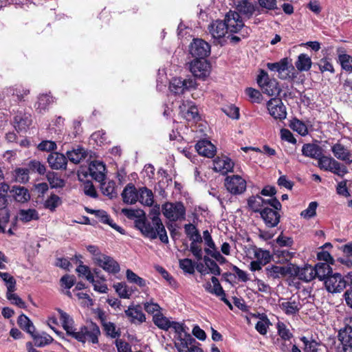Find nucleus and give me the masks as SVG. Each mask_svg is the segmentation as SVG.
I'll return each instance as SVG.
<instances>
[{
    "instance_id": "obj_9",
    "label": "nucleus",
    "mask_w": 352,
    "mask_h": 352,
    "mask_svg": "<svg viewBox=\"0 0 352 352\" xmlns=\"http://www.w3.org/2000/svg\"><path fill=\"white\" fill-rule=\"evenodd\" d=\"M95 264L109 274H116L120 270L119 263L112 257L106 254H97Z\"/></svg>"
},
{
    "instance_id": "obj_29",
    "label": "nucleus",
    "mask_w": 352,
    "mask_h": 352,
    "mask_svg": "<svg viewBox=\"0 0 352 352\" xmlns=\"http://www.w3.org/2000/svg\"><path fill=\"white\" fill-rule=\"evenodd\" d=\"M209 30L212 36L215 39L223 38L228 32L226 23L222 21H214L209 26Z\"/></svg>"
},
{
    "instance_id": "obj_19",
    "label": "nucleus",
    "mask_w": 352,
    "mask_h": 352,
    "mask_svg": "<svg viewBox=\"0 0 352 352\" xmlns=\"http://www.w3.org/2000/svg\"><path fill=\"white\" fill-rule=\"evenodd\" d=\"M331 150L338 160L349 164L352 163V153L344 145L337 142L331 146Z\"/></svg>"
},
{
    "instance_id": "obj_35",
    "label": "nucleus",
    "mask_w": 352,
    "mask_h": 352,
    "mask_svg": "<svg viewBox=\"0 0 352 352\" xmlns=\"http://www.w3.org/2000/svg\"><path fill=\"white\" fill-rule=\"evenodd\" d=\"M178 342H175V346L179 352H190V346H192V342H195V339L192 338L190 334L185 333L184 336L179 337Z\"/></svg>"
},
{
    "instance_id": "obj_8",
    "label": "nucleus",
    "mask_w": 352,
    "mask_h": 352,
    "mask_svg": "<svg viewBox=\"0 0 352 352\" xmlns=\"http://www.w3.org/2000/svg\"><path fill=\"white\" fill-rule=\"evenodd\" d=\"M225 186L231 194L241 195L245 191L247 183L241 176L233 175L226 178Z\"/></svg>"
},
{
    "instance_id": "obj_26",
    "label": "nucleus",
    "mask_w": 352,
    "mask_h": 352,
    "mask_svg": "<svg viewBox=\"0 0 352 352\" xmlns=\"http://www.w3.org/2000/svg\"><path fill=\"white\" fill-rule=\"evenodd\" d=\"M47 162L52 169H65L67 160L66 157L59 153H52L47 157Z\"/></svg>"
},
{
    "instance_id": "obj_61",
    "label": "nucleus",
    "mask_w": 352,
    "mask_h": 352,
    "mask_svg": "<svg viewBox=\"0 0 352 352\" xmlns=\"http://www.w3.org/2000/svg\"><path fill=\"white\" fill-rule=\"evenodd\" d=\"M179 267L185 272L192 274L195 272V264L190 258H183L179 261Z\"/></svg>"
},
{
    "instance_id": "obj_64",
    "label": "nucleus",
    "mask_w": 352,
    "mask_h": 352,
    "mask_svg": "<svg viewBox=\"0 0 352 352\" xmlns=\"http://www.w3.org/2000/svg\"><path fill=\"white\" fill-rule=\"evenodd\" d=\"M346 278L349 281V285L350 288L344 293V298L346 305L352 308V272H349Z\"/></svg>"
},
{
    "instance_id": "obj_43",
    "label": "nucleus",
    "mask_w": 352,
    "mask_h": 352,
    "mask_svg": "<svg viewBox=\"0 0 352 352\" xmlns=\"http://www.w3.org/2000/svg\"><path fill=\"white\" fill-rule=\"evenodd\" d=\"M100 189L104 195L109 197L110 199L117 196L116 190V183L113 181L100 182Z\"/></svg>"
},
{
    "instance_id": "obj_7",
    "label": "nucleus",
    "mask_w": 352,
    "mask_h": 352,
    "mask_svg": "<svg viewBox=\"0 0 352 352\" xmlns=\"http://www.w3.org/2000/svg\"><path fill=\"white\" fill-rule=\"evenodd\" d=\"M347 280L340 273L332 274L328 276L324 280L327 290L331 293H340L346 286Z\"/></svg>"
},
{
    "instance_id": "obj_42",
    "label": "nucleus",
    "mask_w": 352,
    "mask_h": 352,
    "mask_svg": "<svg viewBox=\"0 0 352 352\" xmlns=\"http://www.w3.org/2000/svg\"><path fill=\"white\" fill-rule=\"evenodd\" d=\"M184 229L185 232L191 243H202V236L194 225L191 223L186 224L184 226Z\"/></svg>"
},
{
    "instance_id": "obj_60",
    "label": "nucleus",
    "mask_w": 352,
    "mask_h": 352,
    "mask_svg": "<svg viewBox=\"0 0 352 352\" xmlns=\"http://www.w3.org/2000/svg\"><path fill=\"white\" fill-rule=\"evenodd\" d=\"M102 326L107 336L116 338L120 336L119 330L116 329V324L111 322H103Z\"/></svg>"
},
{
    "instance_id": "obj_56",
    "label": "nucleus",
    "mask_w": 352,
    "mask_h": 352,
    "mask_svg": "<svg viewBox=\"0 0 352 352\" xmlns=\"http://www.w3.org/2000/svg\"><path fill=\"white\" fill-rule=\"evenodd\" d=\"M339 62L340 63L342 69L347 72L352 73V56L343 54H340L338 56Z\"/></svg>"
},
{
    "instance_id": "obj_59",
    "label": "nucleus",
    "mask_w": 352,
    "mask_h": 352,
    "mask_svg": "<svg viewBox=\"0 0 352 352\" xmlns=\"http://www.w3.org/2000/svg\"><path fill=\"white\" fill-rule=\"evenodd\" d=\"M0 278L5 282L7 291L14 292L16 289V280L13 276L7 272H0Z\"/></svg>"
},
{
    "instance_id": "obj_11",
    "label": "nucleus",
    "mask_w": 352,
    "mask_h": 352,
    "mask_svg": "<svg viewBox=\"0 0 352 352\" xmlns=\"http://www.w3.org/2000/svg\"><path fill=\"white\" fill-rule=\"evenodd\" d=\"M190 54L197 58H204L210 53V45L200 38H195L189 47Z\"/></svg>"
},
{
    "instance_id": "obj_18",
    "label": "nucleus",
    "mask_w": 352,
    "mask_h": 352,
    "mask_svg": "<svg viewBox=\"0 0 352 352\" xmlns=\"http://www.w3.org/2000/svg\"><path fill=\"white\" fill-rule=\"evenodd\" d=\"M278 210L269 208V206L264 207L260 213L261 218L264 221L265 225L269 228L276 227L280 221V214Z\"/></svg>"
},
{
    "instance_id": "obj_32",
    "label": "nucleus",
    "mask_w": 352,
    "mask_h": 352,
    "mask_svg": "<svg viewBox=\"0 0 352 352\" xmlns=\"http://www.w3.org/2000/svg\"><path fill=\"white\" fill-rule=\"evenodd\" d=\"M10 193L18 202L25 203L30 199L28 190L23 186H13Z\"/></svg>"
},
{
    "instance_id": "obj_27",
    "label": "nucleus",
    "mask_w": 352,
    "mask_h": 352,
    "mask_svg": "<svg viewBox=\"0 0 352 352\" xmlns=\"http://www.w3.org/2000/svg\"><path fill=\"white\" fill-rule=\"evenodd\" d=\"M87 210L89 213L94 214L95 216L98 219V220L102 223L108 224L112 228L117 230L120 233L124 234V230L120 226L113 223V220L110 218L107 212H105L104 210H94L91 209H87Z\"/></svg>"
},
{
    "instance_id": "obj_50",
    "label": "nucleus",
    "mask_w": 352,
    "mask_h": 352,
    "mask_svg": "<svg viewBox=\"0 0 352 352\" xmlns=\"http://www.w3.org/2000/svg\"><path fill=\"white\" fill-rule=\"evenodd\" d=\"M76 271L78 276L85 278L89 282L93 281L94 278V273L87 265H83L82 261H80V264L76 269Z\"/></svg>"
},
{
    "instance_id": "obj_39",
    "label": "nucleus",
    "mask_w": 352,
    "mask_h": 352,
    "mask_svg": "<svg viewBox=\"0 0 352 352\" xmlns=\"http://www.w3.org/2000/svg\"><path fill=\"white\" fill-rule=\"evenodd\" d=\"M58 312L64 329L66 331L67 335L72 336L76 330L73 327V319L67 313L60 309H58Z\"/></svg>"
},
{
    "instance_id": "obj_5",
    "label": "nucleus",
    "mask_w": 352,
    "mask_h": 352,
    "mask_svg": "<svg viewBox=\"0 0 352 352\" xmlns=\"http://www.w3.org/2000/svg\"><path fill=\"white\" fill-rule=\"evenodd\" d=\"M162 212L170 221H175L185 219L186 209L181 202H167L162 206Z\"/></svg>"
},
{
    "instance_id": "obj_17",
    "label": "nucleus",
    "mask_w": 352,
    "mask_h": 352,
    "mask_svg": "<svg viewBox=\"0 0 352 352\" xmlns=\"http://www.w3.org/2000/svg\"><path fill=\"white\" fill-rule=\"evenodd\" d=\"M224 22L228 27V31L232 33H236L244 27V23L239 14L236 12L230 11L226 15Z\"/></svg>"
},
{
    "instance_id": "obj_47",
    "label": "nucleus",
    "mask_w": 352,
    "mask_h": 352,
    "mask_svg": "<svg viewBox=\"0 0 352 352\" xmlns=\"http://www.w3.org/2000/svg\"><path fill=\"white\" fill-rule=\"evenodd\" d=\"M318 167L321 170L330 171L332 168L336 160L330 156L323 155L322 154L318 159Z\"/></svg>"
},
{
    "instance_id": "obj_33",
    "label": "nucleus",
    "mask_w": 352,
    "mask_h": 352,
    "mask_svg": "<svg viewBox=\"0 0 352 352\" xmlns=\"http://www.w3.org/2000/svg\"><path fill=\"white\" fill-rule=\"evenodd\" d=\"M321 147L314 144H305L302 146V153L306 157L317 160L322 155Z\"/></svg>"
},
{
    "instance_id": "obj_55",
    "label": "nucleus",
    "mask_w": 352,
    "mask_h": 352,
    "mask_svg": "<svg viewBox=\"0 0 352 352\" xmlns=\"http://www.w3.org/2000/svg\"><path fill=\"white\" fill-rule=\"evenodd\" d=\"M106 279L103 277H99V279L93 278V281H90L94 287V289L100 294H106L108 290L107 284L104 283Z\"/></svg>"
},
{
    "instance_id": "obj_54",
    "label": "nucleus",
    "mask_w": 352,
    "mask_h": 352,
    "mask_svg": "<svg viewBox=\"0 0 352 352\" xmlns=\"http://www.w3.org/2000/svg\"><path fill=\"white\" fill-rule=\"evenodd\" d=\"M113 287L122 298L129 299L131 296V292L129 290L128 286L124 283H117L114 284Z\"/></svg>"
},
{
    "instance_id": "obj_49",
    "label": "nucleus",
    "mask_w": 352,
    "mask_h": 352,
    "mask_svg": "<svg viewBox=\"0 0 352 352\" xmlns=\"http://www.w3.org/2000/svg\"><path fill=\"white\" fill-rule=\"evenodd\" d=\"M30 170L25 168H18L14 171V181L21 184L26 183L29 180Z\"/></svg>"
},
{
    "instance_id": "obj_30",
    "label": "nucleus",
    "mask_w": 352,
    "mask_h": 352,
    "mask_svg": "<svg viewBox=\"0 0 352 352\" xmlns=\"http://www.w3.org/2000/svg\"><path fill=\"white\" fill-rule=\"evenodd\" d=\"M236 12L250 17L255 11L254 5L249 0H239L236 2Z\"/></svg>"
},
{
    "instance_id": "obj_57",
    "label": "nucleus",
    "mask_w": 352,
    "mask_h": 352,
    "mask_svg": "<svg viewBox=\"0 0 352 352\" xmlns=\"http://www.w3.org/2000/svg\"><path fill=\"white\" fill-rule=\"evenodd\" d=\"M276 328L278 334L280 336L279 340H292L293 335L283 322H278L276 324Z\"/></svg>"
},
{
    "instance_id": "obj_53",
    "label": "nucleus",
    "mask_w": 352,
    "mask_h": 352,
    "mask_svg": "<svg viewBox=\"0 0 352 352\" xmlns=\"http://www.w3.org/2000/svg\"><path fill=\"white\" fill-rule=\"evenodd\" d=\"M60 204V198L58 195L52 194L45 201L44 207L51 211H54Z\"/></svg>"
},
{
    "instance_id": "obj_24",
    "label": "nucleus",
    "mask_w": 352,
    "mask_h": 352,
    "mask_svg": "<svg viewBox=\"0 0 352 352\" xmlns=\"http://www.w3.org/2000/svg\"><path fill=\"white\" fill-rule=\"evenodd\" d=\"M234 163L227 157H217L213 162L214 171L221 173L223 175L232 171Z\"/></svg>"
},
{
    "instance_id": "obj_62",
    "label": "nucleus",
    "mask_w": 352,
    "mask_h": 352,
    "mask_svg": "<svg viewBox=\"0 0 352 352\" xmlns=\"http://www.w3.org/2000/svg\"><path fill=\"white\" fill-rule=\"evenodd\" d=\"M6 297L12 304L16 305L19 308H25V302L14 292L7 291Z\"/></svg>"
},
{
    "instance_id": "obj_2",
    "label": "nucleus",
    "mask_w": 352,
    "mask_h": 352,
    "mask_svg": "<svg viewBox=\"0 0 352 352\" xmlns=\"http://www.w3.org/2000/svg\"><path fill=\"white\" fill-rule=\"evenodd\" d=\"M100 334L99 327L96 323L91 322L81 326L79 329H76L72 337L82 343L90 342L97 344Z\"/></svg>"
},
{
    "instance_id": "obj_52",
    "label": "nucleus",
    "mask_w": 352,
    "mask_h": 352,
    "mask_svg": "<svg viewBox=\"0 0 352 352\" xmlns=\"http://www.w3.org/2000/svg\"><path fill=\"white\" fill-rule=\"evenodd\" d=\"M32 336L34 338L35 345L38 347H42L45 345H47L52 342L53 341L52 337L45 333H43L41 335L32 334Z\"/></svg>"
},
{
    "instance_id": "obj_36",
    "label": "nucleus",
    "mask_w": 352,
    "mask_h": 352,
    "mask_svg": "<svg viewBox=\"0 0 352 352\" xmlns=\"http://www.w3.org/2000/svg\"><path fill=\"white\" fill-rule=\"evenodd\" d=\"M311 57L306 54L298 55L295 63V67L298 72H307L311 67Z\"/></svg>"
},
{
    "instance_id": "obj_6",
    "label": "nucleus",
    "mask_w": 352,
    "mask_h": 352,
    "mask_svg": "<svg viewBox=\"0 0 352 352\" xmlns=\"http://www.w3.org/2000/svg\"><path fill=\"white\" fill-rule=\"evenodd\" d=\"M294 264L287 265H270L265 268V273L269 279H277L290 276L294 272Z\"/></svg>"
},
{
    "instance_id": "obj_1",
    "label": "nucleus",
    "mask_w": 352,
    "mask_h": 352,
    "mask_svg": "<svg viewBox=\"0 0 352 352\" xmlns=\"http://www.w3.org/2000/svg\"><path fill=\"white\" fill-rule=\"evenodd\" d=\"M152 214L151 221H146L144 217L137 219L135 221V227L144 236L151 239H155L159 236L162 242L167 243L168 238L165 228L159 217L160 206L158 205L155 206L152 209Z\"/></svg>"
},
{
    "instance_id": "obj_21",
    "label": "nucleus",
    "mask_w": 352,
    "mask_h": 352,
    "mask_svg": "<svg viewBox=\"0 0 352 352\" xmlns=\"http://www.w3.org/2000/svg\"><path fill=\"white\" fill-rule=\"evenodd\" d=\"M124 313L131 323L141 324L146 320V316L140 305H130Z\"/></svg>"
},
{
    "instance_id": "obj_12",
    "label": "nucleus",
    "mask_w": 352,
    "mask_h": 352,
    "mask_svg": "<svg viewBox=\"0 0 352 352\" xmlns=\"http://www.w3.org/2000/svg\"><path fill=\"white\" fill-rule=\"evenodd\" d=\"M196 82L194 79H182V78H173L170 82L169 89L175 94H181L185 91L195 88Z\"/></svg>"
},
{
    "instance_id": "obj_10",
    "label": "nucleus",
    "mask_w": 352,
    "mask_h": 352,
    "mask_svg": "<svg viewBox=\"0 0 352 352\" xmlns=\"http://www.w3.org/2000/svg\"><path fill=\"white\" fill-rule=\"evenodd\" d=\"M190 71L194 76L205 78L210 73V63L205 58H196L190 63Z\"/></svg>"
},
{
    "instance_id": "obj_13",
    "label": "nucleus",
    "mask_w": 352,
    "mask_h": 352,
    "mask_svg": "<svg viewBox=\"0 0 352 352\" xmlns=\"http://www.w3.org/2000/svg\"><path fill=\"white\" fill-rule=\"evenodd\" d=\"M269 113L276 120H283L287 117L286 107L281 100L272 98L267 103Z\"/></svg>"
},
{
    "instance_id": "obj_16",
    "label": "nucleus",
    "mask_w": 352,
    "mask_h": 352,
    "mask_svg": "<svg viewBox=\"0 0 352 352\" xmlns=\"http://www.w3.org/2000/svg\"><path fill=\"white\" fill-rule=\"evenodd\" d=\"M278 77L282 80L294 79L297 76V72L287 58L280 60L278 71Z\"/></svg>"
},
{
    "instance_id": "obj_3",
    "label": "nucleus",
    "mask_w": 352,
    "mask_h": 352,
    "mask_svg": "<svg viewBox=\"0 0 352 352\" xmlns=\"http://www.w3.org/2000/svg\"><path fill=\"white\" fill-rule=\"evenodd\" d=\"M257 82L263 91L268 96H278L280 92L278 81L276 79H270L267 73L264 70H261Z\"/></svg>"
},
{
    "instance_id": "obj_28",
    "label": "nucleus",
    "mask_w": 352,
    "mask_h": 352,
    "mask_svg": "<svg viewBox=\"0 0 352 352\" xmlns=\"http://www.w3.org/2000/svg\"><path fill=\"white\" fill-rule=\"evenodd\" d=\"M123 201L126 204H133L139 201V190L134 185L127 184L122 192Z\"/></svg>"
},
{
    "instance_id": "obj_31",
    "label": "nucleus",
    "mask_w": 352,
    "mask_h": 352,
    "mask_svg": "<svg viewBox=\"0 0 352 352\" xmlns=\"http://www.w3.org/2000/svg\"><path fill=\"white\" fill-rule=\"evenodd\" d=\"M314 278L326 280L328 276L332 274V269L327 263H319L314 267Z\"/></svg>"
},
{
    "instance_id": "obj_25",
    "label": "nucleus",
    "mask_w": 352,
    "mask_h": 352,
    "mask_svg": "<svg viewBox=\"0 0 352 352\" xmlns=\"http://www.w3.org/2000/svg\"><path fill=\"white\" fill-rule=\"evenodd\" d=\"M294 272L290 276H296L299 279L305 281L309 282L314 279V267L310 265H305L303 267H298V266L294 265Z\"/></svg>"
},
{
    "instance_id": "obj_45",
    "label": "nucleus",
    "mask_w": 352,
    "mask_h": 352,
    "mask_svg": "<svg viewBox=\"0 0 352 352\" xmlns=\"http://www.w3.org/2000/svg\"><path fill=\"white\" fill-rule=\"evenodd\" d=\"M154 324L160 329L168 331L170 329V320L162 313H156L153 318Z\"/></svg>"
},
{
    "instance_id": "obj_51",
    "label": "nucleus",
    "mask_w": 352,
    "mask_h": 352,
    "mask_svg": "<svg viewBox=\"0 0 352 352\" xmlns=\"http://www.w3.org/2000/svg\"><path fill=\"white\" fill-rule=\"evenodd\" d=\"M47 179L52 188H61L65 185L63 179L56 173L49 172L47 174Z\"/></svg>"
},
{
    "instance_id": "obj_44",
    "label": "nucleus",
    "mask_w": 352,
    "mask_h": 352,
    "mask_svg": "<svg viewBox=\"0 0 352 352\" xmlns=\"http://www.w3.org/2000/svg\"><path fill=\"white\" fill-rule=\"evenodd\" d=\"M54 102V99L52 96L48 94H42L38 98V102H36L35 107L36 111L39 113H43L47 109V107Z\"/></svg>"
},
{
    "instance_id": "obj_48",
    "label": "nucleus",
    "mask_w": 352,
    "mask_h": 352,
    "mask_svg": "<svg viewBox=\"0 0 352 352\" xmlns=\"http://www.w3.org/2000/svg\"><path fill=\"white\" fill-rule=\"evenodd\" d=\"M18 324L28 333L32 335L35 328L30 320L24 314H21L18 318Z\"/></svg>"
},
{
    "instance_id": "obj_58",
    "label": "nucleus",
    "mask_w": 352,
    "mask_h": 352,
    "mask_svg": "<svg viewBox=\"0 0 352 352\" xmlns=\"http://www.w3.org/2000/svg\"><path fill=\"white\" fill-rule=\"evenodd\" d=\"M290 127L302 136L308 133L307 127L305 124L298 119L295 118L291 122Z\"/></svg>"
},
{
    "instance_id": "obj_20",
    "label": "nucleus",
    "mask_w": 352,
    "mask_h": 352,
    "mask_svg": "<svg viewBox=\"0 0 352 352\" xmlns=\"http://www.w3.org/2000/svg\"><path fill=\"white\" fill-rule=\"evenodd\" d=\"M32 124L31 115L28 113H19L14 118V127L19 133H25Z\"/></svg>"
},
{
    "instance_id": "obj_4",
    "label": "nucleus",
    "mask_w": 352,
    "mask_h": 352,
    "mask_svg": "<svg viewBox=\"0 0 352 352\" xmlns=\"http://www.w3.org/2000/svg\"><path fill=\"white\" fill-rule=\"evenodd\" d=\"M248 207L254 212L261 213L264 207L272 206L276 210L281 209L280 201L276 198L264 199L261 196H252L248 199Z\"/></svg>"
},
{
    "instance_id": "obj_38",
    "label": "nucleus",
    "mask_w": 352,
    "mask_h": 352,
    "mask_svg": "<svg viewBox=\"0 0 352 352\" xmlns=\"http://www.w3.org/2000/svg\"><path fill=\"white\" fill-rule=\"evenodd\" d=\"M139 201L142 205L152 206L154 203V197L152 190L146 187L139 188Z\"/></svg>"
},
{
    "instance_id": "obj_37",
    "label": "nucleus",
    "mask_w": 352,
    "mask_h": 352,
    "mask_svg": "<svg viewBox=\"0 0 352 352\" xmlns=\"http://www.w3.org/2000/svg\"><path fill=\"white\" fill-rule=\"evenodd\" d=\"M338 339L343 345V347L352 348V327L346 326L341 329L338 333Z\"/></svg>"
},
{
    "instance_id": "obj_15",
    "label": "nucleus",
    "mask_w": 352,
    "mask_h": 352,
    "mask_svg": "<svg viewBox=\"0 0 352 352\" xmlns=\"http://www.w3.org/2000/svg\"><path fill=\"white\" fill-rule=\"evenodd\" d=\"M179 113L188 121H197L199 119L197 107L192 101H182L179 106Z\"/></svg>"
},
{
    "instance_id": "obj_63",
    "label": "nucleus",
    "mask_w": 352,
    "mask_h": 352,
    "mask_svg": "<svg viewBox=\"0 0 352 352\" xmlns=\"http://www.w3.org/2000/svg\"><path fill=\"white\" fill-rule=\"evenodd\" d=\"M301 340L305 345V352H318V342L314 340H309L306 337H302Z\"/></svg>"
},
{
    "instance_id": "obj_41",
    "label": "nucleus",
    "mask_w": 352,
    "mask_h": 352,
    "mask_svg": "<svg viewBox=\"0 0 352 352\" xmlns=\"http://www.w3.org/2000/svg\"><path fill=\"white\" fill-rule=\"evenodd\" d=\"M67 156L69 160L74 164H78L87 156L85 150L82 147L74 148L67 152Z\"/></svg>"
},
{
    "instance_id": "obj_40",
    "label": "nucleus",
    "mask_w": 352,
    "mask_h": 352,
    "mask_svg": "<svg viewBox=\"0 0 352 352\" xmlns=\"http://www.w3.org/2000/svg\"><path fill=\"white\" fill-rule=\"evenodd\" d=\"M17 217L21 221L28 223L32 220H38L39 214L35 209H22L19 210Z\"/></svg>"
},
{
    "instance_id": "obj_46",
    "label": "nucleus",
    "mask_w": 352,
    "mask_h": 352,
    "mask_svg": "<svg viewBox=\"0 0 352 352\" xmlns=\"http://www.w3.org/2000/svg\"><path fill=\"white\" fill-rule=\"evenodd\" d=\"M254 254V258L258 261H261L265 264L269 263L271 260V255L269 251L264 250L261 248L254 247L252 248Z\"/></svg>"
},
{
    "instance_id": "obj_34",
    "label": "nucleus",
    "mask_w": 352,
    "mask_h": 352,
    "mask_svg": "<svg viewBox=\"0 0 352 352\" xmlns=\"http://www.w3.org/2000/svg\"><path fill=\"white\" fill-rule=\"evenodd\" d=\"M126 278L129 283L135 284L142 289L148 287V282L130 269L126 270Z\"/></svg>"
},
{
    "instance_id": "obj_22",
    "label": "nucleus",
    "mask_w": 352,
    "mask_h": 352,
    "mask_svg": "<svg viewBox=\"0 0 352 352\" xmlns=\"http://www.w3.org/2000/svg\"><path fill=\"white\" fill-rule=\"evenodd\" d=\"M105 166L99 161L92 162L89 166V175L98 182H102L105 178Z\"/></svg>"
},
{
    "instance_id": "obj_14",
    "label": "nucleus",
    "mask_w": 352,
    "mask_h": 352,
    "mask_svg": "<svg viewBox=\"0 0 352 352\" xmlns=\"http://www.w3.org/2000/svg\"><path fill=\"white\" fill-rule=\"evenodd\" d=\"M280 309L286 315H295L302 308V304L298 296H292L289 298H285L279 300Z\"/></svg>"
},
{
    "instance_id": "obj_23",
    "label": "nucleus",
    "mask_w": 352,
    "mask_h": 352,
    "mask_svg": "<svg viewBox=\"0 0 352 352\" xmlns=\"http://www.w3.org/2000/svg\"><path fill=\"white\" fill-rule=\"evenodd\" d=\"M195 148L199 155L208 158L213 157L216 153L214 145L206 140L199 141L195 145Z\"/></svg>"
}]
</instances>
